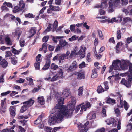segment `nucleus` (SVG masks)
I'll return each mask as SVG.
<instances>
[{
    "label": "nucleus",
    "instance_id": "nucleus-1",
    "mask_svg": "<svg viewBox=\"0 0 132 132\" xmlns=\"http://www.w3.org/2000/svg\"><path fill=\"white\" fill-rule=\"evenodd\" d=\"M76 103L75 98L73 97H72L71 102L69 105L70 109H68L65 106L60 105L59 108H60V110L61 111L57 114H55L53 117L56 118L57 119H62L65 117L67 118L70 117L73 113Z\"/></svg>",
    "mask_w": 132,
    "mask_h": 132
},
{
    "label": "nucleus",
    "instance_id": "nucleus-2",
    "mask_svg": "<svg viewBox=\"0 0 132 132\" xmlns=\"http://www.w3.org/2000/svg\"><path fill=\"white\" fill-rule=\"evenodd\" d=\"M119 63L118 64V65H120V67L123 70H127L129 66V71L130 75L129 76L127 79L123 78L121 81V83L127 87L130 88L131 87L132 79V64H130L129 61H125V60L122 61V62L120 61Z\"/></svg>",
    "mask_w": 132,
    "mask_h": 132
},
{
    "label": "nucleus",
    "instance_id": "nucleus-3",
    "mask_svg": "<svg viewBox=\"0 0 132 132\" xmlns=\"http://www.w3.org/2000/svg\"><path fill=\"white\" fill-rule=\"evenodd\" d=\"M64 99L62 97L60 98L58 100V104L56 105L54 108V110L56 112L53 114V116L49 118L48 121V123L50 125H53L56 124L58 123V121H61L62 119H59L53 117V116L55 114H57L60 112L61 111L60 110V108H59V106L60 105H62L64 104Z\"/></svg>",
    "mask_w": 132,
    "mask_h": 132
},
{
    "label": "nucleus",
    "instance_id": "nucleus-4",
    "mask_svg": "<svg viewBox=\"0 0 132 132\" xmlns=\"http://www.w3.org/2000/svg\"><path fill=\"white\" fill-rule=\"evenodd\" d=\"M58 22L57 20H55L53 24L50 23L46 29L44 31V32L46 33L50 31L52 29V31L54 32L56 30L58 26Z\"/></svg>",
    "mask_w": 132,
    "mask_h": 132
},
{
    "label": "nucleus",
    "instance_id": "nucleus-5",
    "mask_svg": "<svg viewBox=\"0 0 132 132\" xmlns=\"http://www.w3.org/2000/svg\"><path fill=\"white\" fill-rule=\"evenodd\" d=\"M120 60H117L114 61L112 63V66L110 67V70H109V72H111L113 69L115 70H117L119 69V66L118 65V64H119Z\"/></svg>",
    "mask_w": 132,
    "mask_h": 132
},
{
    "label": "nucleus",
    "instance_id": "nucleus-6",
    "mask_svg": "<svg viewBox=\"0 0 132 132\" xmlns=\"http://www.w3.org/2000/svg\"><path fill=\"white\" fill-rule=\"evenodd\" d=\"M70 53V52L69 51H67L65 54H62L61 55L59 54V63H61L62 60L68 59V56Z\"/></svg>",
    "mask_w": 132,
    "mask_h": 132
},
{
    "label": "nucleus",
    "instance_id": "nucleus-7",
    "mask_svg": "<svg viewBox=\"0 0 132 132\" xmlns=\"http://www.w3.org/2000/svg\"><path fill=\"white\" fill-rule=\"evenodd\" d=\"M77 64L76 61H74L67 69V71L70 72L73 71L77 68Z\"/></svg>",
    "mask_w": 132,
    "mask_h": 132
},
{
    "label": "nucleus",
    "instance_id": "nucleus-8",
    "mask_svg": "<svg viewBox=\"0 0 132 132\" xmlns=\"http://www.w3.org/2000/svg\"><path fill=\"white\" fill-rule=\"evenodd\" d=\"M109 2H111L114 7H118L119 8L120 6V0H110Z\"/></svg>",
    "mask_w": 132,
    "mask_h": 132
},
{
    "label": "nucleus",
    "instance_id": "nucleus-9",
    "mask_svg": "<svg viewBox=\"0 0 132 132\" xmlns=\"http://www.w3.org/2000/svg\"><path fill=\"white\" fill-rule=\"evenodd\" d=\"M51 62L50 59H47L46 60L45 64L42 68V69L43 70H46L48 69L50 67Z\"/></svg>",
    "mask_w": 132,
    "mask_h": 132
},
{
    "label": "nucleus",
    "instance_id": "nucleus-10",
    "mask_svg": "<svg viewBox=\"0 0 132 132\" xmlns=\"http://www.w3.org/2000/svg\"><path fill=\"white\" fill-rule=\"evenodd\" d=\"M10 114L13 118H14L16 115V108L14 106H11L10 108Z\"/></svg>",
    "mask_w": 132,
    "mask_h": 132
},
{
    "label": "nucleus",
    "instance_id": "nucleus-11",
    "mask_svg": "<svg viewBox=\"0 0 132 132\" xmlns=\"http://www.w3.org/2000/svg\"><path fill=\"white\" fill-rule=\"evenodd\" d=\"M34 102V100L32 99H30L28 101L24 102L23 103V104H26L29 107L31 106Z\"/></svg>",
    "mask_w": 132,
    "mask_h": 132
},
{
    "label": "nucleus",
    "instance_id": "nucleus-12",
    "mask_svg": "<svg viewBox=\"0 0 132 132\" xmlns=\"http://www.w3.org/2000/svg\"><path fill=\"white\" fill-rule=\"evenodd\" d=\"M25 4L23 0H20L19 2V7L21 11L23 10L25 7Z\"/></svg>",
    "mask_w": 132,
    "mask_h": 132
},
{
    "label": "nucleus",
    "instance_id": "nucleus-13",
    "mask_svg": "<svg viewBox=\"0 0 132 132\" xmlns=\"http://www.w3.org/2000/svg\"><path fill=\"white\" fill-rule=\"evenodd\" d=\"M105 102L106 103L110 104L112 105H114L116 103L115 99H112L110 97L107 98Z\"/></svg>",
    "mask_w": 132,
    "mask_h": 132
},
{
    "label": "nucleus",
    "instance_id": "nucleus-14",
    "mask_svg": "<svg viewBox=\"0 0 132 132\" xmlns=\"http://www.w3.org/2000/svg\"><path fill=\"white\" fill-rule=\"evenodd\" d=\"M59 45L62 48L68 45V43L66 42L65 40H64L63 39H60V40H59Z\"/></svg>",
    "mask_w": 132,
    "mask_h": 132
},
{
    "label": "nucleus",
    "instance_id": "nucleus-15",
    "mask_svg": "<svg viewBox=\"0 0 132 132\" xmlns=\"http://www.w3.org/2000/svg\"><path fill=\"white\" fill-rule=\"evenodd\" d=\"M107 124L110 125L111 124H114L116 122V121L115 119L113 118H110L105 121Z\"/></svg>",
    "mask_w": 132,
    "mask_h": 132
},
{
    "label": "nucleus",
    "instance_id": "nucleus-16",
    "mask_svg": "<svg viewBox=\"0 0 132 132\" xmlns=\"http://www.w3.org/2000/svg\"><path fill=\"white\" fill-rule=\"evenodd\" d=\"M70 93V92L69 89H65L63 91L62 94L63 97L65 98L69 96Z\"/></svg>",
    "mask_w": 132,
    "mask_h": 132
},
{
    "label": "nucleus",
    "instance_id": "nucleus-17",
    "mask_svg": "<svg viewBox=\"0 0 132 132\" xmlns=\"http://www.w3.org/2000/svg\"><path fill=\"white\" fill-rule=\"evenodd\" d=\"M4 40L7 45H11L12 44V42L9 36L5 37L4 38Z\"/></svg>",
    "mask_w": 132,
    "mask_h": 132
},
{
    "label": "nucleus",
    "instance_id": "nucleus-18",
    "mask_svg": "<svg viewBox=\"0 0 132 132\" xmlns=\"http://www.w3.org/2000/svg\"><path fill=\"white\" fill-rule=\"evenodd\" d=\"M122 20V18L121 16H119L117 17L116 18H113L111 20L110 22L113 23L114 22H120Z\"/></svg>",
    "mask_w": 132,
    "mask_h": 132
},
{
    "label": "nucleus",
    "instance_id": "nucleus-19",
    "mask_svg": "<svg viewBox=\"0 0 132 132\" xmlns=\"http://www.w3.org/2000/svg\"><path fill=\"white\" fill-rule=\"evenodd\" d=\"M92 73L91 77L93 78H95L97 77L98 75L97 72V70L96 68H94L92 70Z\"/></svg>",
    "mask_w": 132,
    "mask_h": 132
},
{
    "label": "nucleus",
    "instance_id": "nucleus-20",
    "mask_svg": "<svg viewBox=\"0 0 132 132\" xmlns=\"http://www.w3.org/2000/svg\"><path fill=\"white\" fill-rule=\"evenodd\" d=\"M85 74L82 72L78 73L77 78L78 79H84L85 78Z\"/></svg>",
    "mask_w": 132,
    "mask_h": 132
},
{
    "label": "nucleus",
    "instance_id": "nucleus-21",
    "mask_svg": "<svg viewBox=\"0 0 132 132\" xmlns=\"http://www.w3.org/2000/svg\"><path fill=\"white\" fill-rule=\"evenodd\" d=\"M0 64L3 68H5L7 66L8 63L6 60L3 59L1 61Z\"/></svg>",
    "mask_w": 132,
    "mask_h": 132
},
{
    "label": "nucleus",
    "instance_id": "nucleus-22",
    "mask_svg": "<svg viewBox=\"0 0 132 132\" xmlns=\"http://www.w3.org/2000/svg\"><path fill=\"white\" fill-rule=\"evenodd\" d=\"M96 117L95 114H92L91 113H89L87 116V118L88 119L91 120L92 119H94Z\"/></svg>",
    "mask_w": 132,
    "mask_h": 132
},
{
    "label": "nucleus",
    "instance_id": "nucleus-23",
    "mask_svg": "<svg viewBox=\"0 0 132 132\" xmlns=\"http://www.w3.org/2000/svg\"><path fill=\"white\" fill-rule=\"evenodd\" d=\"M97 91L98 93L103 92H105L104 89L102 87L101 85L98 86L97 88Z\"/></svg>",
    "mask_w": 132,
    "mask_h": 132
},
{
    "label": "nucleus",
    "instance_id": "nucleus-24",
    "mask_svg": "<svg viewBox=\"0 0 132 132\" xmlns=\"http://www.w3.org/2000/svg\"><path fill=\"white\" fill-rule=\"evenodd\" d=\"M24 104V105L21 107L20 110V112L21 113H23L28 108L26 104Z\"/></svg>",
    "mask_w": 132,
    "mask_h": 132
},
{
    "label": "nucleus",
    "instance_id": "nucleus-25",
    "mask_svg": "<svg viewBox=\"0 0 132 132\" xmlns=\"http://www.w3.org/2000/svg\"><path fill=\"white\" fill-rule=\"evenodd\" d=\"M63 72L62 69H60L59 72L56 75L58 78H61L62 77L63 74Z\"/></svg>",
    "mask_w": 132,
    "mask_h": 132
},
{
    "label": "nucleus",
    "instance_id": "nucleus-26",
    "mask_svg": "<svg viewBox=\"0 0 132 132\" xmlns=\"http://www.w3.org/2000/svg\"><path fill=\"white\" fill-rule=\"evenodd\" d=\"M109 7H108V12H112L114 11L113 9V6L111 3V2H109Z\"/></svg>",
    "mask_w": 132,
    "mask_h": 132
},
{
    "label": "nucleus",
    "instance_id": "nucleus-27",
    "mask_svg": "<svg viewBox=\"0 0 132 132\" xmlns=\"http://www.w3.org/2000/svg\"><path fill=\"white\" fill-rule=\"evenodd\" d=\"M108 7V4L106 0L102 2L100 5V7L102 8H106Z\"/></svg>",
    "mask_w": 132,
    "mask_h": 132
},
{
    "label": "nucleus",
    "instance_id": "nucleus-28",
    "mask_svg": "<svg viewBox=\"0 0 132 132\" xmlns=\"http://www.w3.org/2000/svg\"><path fill=\"white\" fill-rule=\"evenodd\" d=\"M38 102L41 105L44 104V99L43 97H39L38 98Z\"/></svg>",
    "mask_w": 132,
    "mask_h": 132
},
{
    "label": "nucleus",
    "instance_id": "nucleus-29",
    "mask_svg": "<svg viewBox=\"0 0 132 132\" xmlns=\"http://www.w3.org/2000/svg\"><path fill=\"white\" fill-rule=\"evenodd\" d=\"M36 30L34 28L31 29L30 31V33L32 34L30 36H29V38H31L32 37L36 34Z\"/></svg>",
    "mask_w": 132,
    "mask_h": 132
},
{
    "label": "nucleus",
    "instance_id": "nucleus-30",
    "mask_svg": "<svg viewBox=\"0 0 132 132\" xmlns=\"http://www.w3.org/2000/svg\"><path fill=\"white\" fill-rule=\"evenodd\" d=\"M50 68L53 70H55L59 68L58 66L54 63H52L50 66Z\"/></svg>",
    "mask_w": 132,
    "mask_h": 132
},
{
    "label": "nucleus",
    "instance_id": "nucleus-31",
    "mask_svg": "<svg viewBox=\"0 0 132 132\" xmlns=\"http://www.w3.org/2000/svg\"><path fill=\"white\" fill-rule=\"evenodd\" d=\"M121 31L120 30H119L117 31L116 33L117 39L119 40L121 38Z\"/></svg>",
    "mask_w": 132,
    "mask_h": 132
},
{
    "label": "nucleus",
    "instance_id": "nucleus-32",
    "mask_svg": "<svg viewBox=\"0 0 132 132\" xmlns=\"http://www.w3.org/2000/svg\"><path fill=\"white\" fill-rule=\"evenodd\" d=\"M103 84L104 85V90L105 91H107L109 88V87L108 85V82L107 81L104 82Z\"/></svg>",
    "mask_w": 132,
    "mask_h": 132
},
{
    "label": "nucleus",
    "instance_id": "nucleus-33",
    "mask_svg": "<svg viewBox=\"0 0 132 132\" xmlns=\"http://www.w3.org/2000/svg\"><path fill=\"white\" fill-rule=\"evenodd\" d=\"M40 63L39 62L35 63L34 64L35 68L36 70H40Z\"/></svg>",
    "mask_w": 132,
    "mask_h": 132
},
{
    "label": "nucleus",
    "instance_id": "nucleus-34",
    "mask_svg": "<svg viewBox=\"0 0 132 132\" xmlns=\"http://www.w3.org/2000/svg\"><path fill=\"white\" fill-rule=\"evenodd\" d=\"M83 90V86L80 87L79 89L78 90L79 96H80L82 94Z\"/></svg>",
    "mask_w": 132,
    "mask_h": 132
},
{
    "label": "nucleus",
    "instance_id": "nucleus-35",
    "mask_svg": "<svg viewBox=\"0 0 132 132\" xmlns=\"http://www.w3.org/2000/svg\"><path fill=\"white\" fill-rule=\"evenodd\" d=\"M20 9L19 7L17 6H15L13 10V12L14 13H16L19 12L20 11Z\"/></svg>",
    "mask_w": 132,
    "mask_h": 132
},
{
    "label": "nucleus",
    "instance_id": "nucleus-36",
    "mask_svg": "<svg viewBox=\"0 0 132 132\" xmlns=\"http://www.w3.org/2000/svg\"><path fill=\"white\" fill-rule=\"evenodd\" d=\"M123 102L124 103V108L125 110L127 111L128 110V108H129V105L128 104L127 102L126 101H124Z\"/></svg>",
    "mask_w": 132,
    "mask_h": 132
},
{
    "label": "nucleus",
    "instance_id": "nucleus-37",
    "mask_svg": "<svg viewBox=\"0 0 132 132\" xmlns=\"http://www.w3.org/2000/svg\"><path fill=\"white\" fill-rule=\"evenodd\" d=\"M63 37H60V36H56V37L53 36L52 38L53 41L55 43H57V39H61V38H63Z\"/></svg>",
    "mask_w": 132,
    "mask_h": 132
},
{
    "label": "nucleus",
    "instance_id": "nucleus-38",
    "mask_svg": "<svg viewBox=\"0 0 132 132\" xmlns=\"http://www.w3.org/2000/svg\"><path fill=\"white\" fill-rule=\"evenodd\" d=\"M3 4L5 6H7L9 7H11L12 8L13 7V5L12 4L10 3L7 2H5L3 3Z\"/></svg>",
    "mask_w": 132,
    "mask_h": 132
},
{
    "label": "nucleus",
    "instance_id": "nucleus-39",
    "mask_svg": "<svg viewBox=\"0 0 132 132\" xmlns=\"http://www.w3.org/2000/svg\"><path fill=\"white\" fill-rule=\"evenodd\" d=\"M26 79L27 81H29L28 84L29 85H31L33 84V80L31 78L27 77Z\"/></svg>",
    "mask_w": 132,
    "mask_h": 132
},
{
    "label": "nucleus",
    "instance_id": "nucleus-40",
    "mask_svg": "<svg viewBox=\"0 0 132 132\" xmlns=\"http://www.w3.org/2000/svg\"><path fill=\"white\" fill-rule=\"evenodd\" d=\"M25 16L26 18H34L35 17V16L34 15L30 13H28L25 14Z\"/></svg>",
    "mask_w": 132,
    "mask_h": 132
},
{
    "label": "nucleus",
    "instance_id": "nucleus-41",
    "mask_svg": "<svg viewBox=\"0 0 132 132\" xmlns=\"http://www.w3.org/2000/svg\"><path fill=\"white\" fill-rule=\"evenodd\" d=\"M11 61L13 65H15L17 63V61L14 57L11 58Z\"/></svg>",
    "mask_w": 132,
    "mask_h": 132
},
{
    "label": "nucleus",
    "instance_id": "nucleus-42",
    "mask_svg": "<svg viewBox=\"0 0 132 132\" xmlns=\"http://www.w3.org/2000/svg\"><path fill=\"white\" fill-rule=\"evenodd\" d=\"M12 53L10 51H7L6 52L5 57L7 58V57H10L12 56Z\"/></svg>",
    "mask_w": 132,
    "mask_h": 132
},
{
    "label": "nucleus",
    "instance_id": "nucleus-43",
    "mask_svg": "<svg viewBox=\"0 0 132 132\" xmlns=\"http://www.w3.org/2000/svg\"><path fill=\"white\" fill-rule=\"evenodd\" d=\"M123 21L124 23H125L128 21H131V20L130 17H127L123 18Z\"/></svg>",
    "mask_w": 132,
    "mask_h": 132
},
{
    "label": "nucleus",
    "instance_id": "nucleus-44",
    "mask_svg": "<svg viewBox=\"0 0 132 132\" xmlns=\"http://www.w3.org/2000/svg\"><path fill=\"white\" fill-rule=\"evenodd\" d=\"M114 109L115 113L116 114L117 116H119L120 115V111L118 108H114Z\"/></svg>",
    "mask_w": 132,
    "mask_h": 132
},
{
    "label": "nucleus",
    "instance_id": "nucleus-45",
    "mask_svg": "<svg viewBox=\"0 0 132 132\" xmlns=\"http://www.w3.org/2000/svg\"><path fill=\"white\" fill-rule=\"evenodd\" d=\"M6 108L4 106H1L0 111L1 113H4L6 111Z\"/></svg>",
    "mask_w": 132,
    "mask_h": 132
},
{
    "label": "nucleus",
    "instance_id": "nucleus-46",
    "mask_svg": "<svg viewBox=\"0 0 132 132\" xmlns=\"http://www.w3.org/2000/svg\"><path fill=\"white\" fill-rule=\"evenodd\" d=\"M49 37L48 36H46L42 38V41L45 43L47 42L49 39Z\"/></svg>",
    "mask_w": 132,
    "mask_h": 132
},
{
    "label": "nucleus",
    "instance_id": "nucleus-47",
    "mask_svg": "<svg viewBox=\"0 0 132 132\" xmlns=\"http://www.w3.org/2000/svg\"><path fill=\"white\" fill-rule=\"evenodd\" d=\"M127 129H126L128 130H132V123L130 122L127 125Z\"/></svg>",
    "mask_w": 132,
    "mask_h": 132
},
{
    "label": "nucleus",
    "instance_id": "nucleus-48",
    "mask_svg": "<svg viewBox=\"0 0 132 132\" xmlns=\"http://www.w3.org/2000/svg\"><path fill=\"white\" fill-rule=\"evenodd\" d=\"M127 8L129 11V14L132 15V5H129Z\"/></svg>",
    "mask_w": 132,
    "mask_h": 132
},
{
    "label": "nucleus",
    "instance_id": "nucleus-49",
    "mask_svg": "<svg viewBox=\"0 0 132 132\" xmlns=\"http://www.w3.org/2000/svg\"><path fill=\"white\" fill-rule=\"evenodd\" d=\"M20 45L21 47H23L25 45V41L23 39H22L20 40Z\"/></svg>",
    "mask_w": 132,
    "mask_h": 132
},
{
    "label": "nucleus",
    "instance_id": "nucleus-50",
    "mask_svg": "<svg viewBox=\"0 0 132 132\" xmlns=\"http://www.w3.org/2000/svg\"><path fill=\"white\" fill-rule=\"evenodd\" d=\"M76 35H73L71 38H69L68 39L69 41H72L76 40L78 38V37H76Z\"/></svg>",
    "mask_w": 132,
    "mask_h": 132
},
{
    "label": "nucleus",
    "instance_id": "nucleus-51",
    "mask_svg": "<svg viewBox=\"0 0 132 132\" xmlns=\"http://www.w3.org/2000/svg\"><path fill=\"white\" fill-rule=\"evenodd\" d=\"M13 46L12 47V52L15 55H18L19 54V53H18V50H16L15 48L13 47Z\"/></svg>",
    "mask_w": 132,
    "mask_h": 132
},
{
    "label": "nucleus",
    "instance_id": "nucleus-52",
    "mask_svg": "<svg viewBox=\"0 0 132 132\" xmlns=\"http://www.w3.org/2000/svg\"><path fill=\"white\" fill-rule=\"evenodd\" d=\"M75 55V51H71L69 56H68L69 58L71 59Z\"/></svg>",
    "mask_w": 132,
    "mask_h": 132
},
{
    "label": "nucleus",
    "instance_id": "nucleus-53",
    "mask_svg": "<svg viewBox=\"0 0 132 132\" xmlns=\"http://www.w3.org/2000/svg\"><path fill=\"white\" fill-rule=\"evenodd\" d=\"M121 4L122 5H126L128 3V0H121Z\"/></svg>",
    "mask_w": 132,
    "mask_h": 132
},
{
    "label": "nucleus",
    "instance_id": "nucleus-54",
    "mask_svg": "<svg viewBox=\"0 0 132 132\" xmlns=\"http://www.w3.org/2000/svg\"><path fill=\"white\" fill-rule=\"evenodd\" d=\"M41 121V119L38 118L34 121V123L35 124L37 125L40 123Z\"/></svg>",
    "mask_w": 132,
    "mask_h": 132
},
{
    "label": "nucleus",
    "instance_id": "nucleus-55",
    "mask_svg": "<svg viewBox=\"0 0 132 132\" xmlns=\"http://www.w3.org/2000/svg\"><path fill=\"white\" fill-rule=\"evenodd\" d=\"M21 33V32L19 31V30H16L15 32V35H17V38L18 40L19 39V37L20 36Z\"/></svg>",
    "mask_w": 132,
    "mask_h": 132
},
{
    "label": "nucleus",
    "instance_id": "nucleus-56",
    "mask_svg": "<svg viewBox=\"0 0 132 132\" xmlns=\"http://www.w3.org/2000/svg\"><path fill=\"white\" fill-rule=\"evenodd\" d=\"M75 25H71L70 26V29L71 31L72 32H74L75 33Z\"/></svg>",
    "mask_w": 132,
    "mask_h": 132
},
{
    "label": "nucleus",
    "instance_id": "nucleus-57",
    "mask_svg": "<svg viewBox=\"0 0 132 132\" xmlns=\"http://www.w3.org/2000/svg\"><path fill=\"white\" fill-rule=\"evenodd\" d=\"M18 128L19 129V132H25L26 130L21 126H19Z\"/></svg>",
    "mask_w": 132,
    "mask_h": 132
},
{
    "label": "nucleus",
    "instance_id": "nucleus-58",
    "mask_svg": "<svg viewBox=\"0 0 132 132\" xmlns=\"http://www.w3.org/2000/svg\"><path fill=\"white\" fill-rule=\"evenodd\" d=\"M86 67L85 63L83 61L79 65V68H82Z\"/></svg>",
    "mask_w": 132,
    "mask_h": 132
},
{
    "label": "nucleus",
    "instance_id": "nucleus-59",
    "mask_svg": "<svg viewBox=\"0 0 132 132\" xmlns=\"http://www.w3.org/2000/svg\"><path fill=\"white\" fill-rule=\"evenodd\" d=\"M122 11L125 14H126V15H127L128 14H129V11L128 9H125V8H123L122 9Z\"/></svg>",
    "mask_w": 132,
    "mask_h": 132
},
{
    "label": "nucleus",
    "instance_id": "nucleus-60",
    "mask_svg": "<svg viewBox=\"0 0 132 132\" xmlns=\"http://www.w3.org/2000/svg\"><path fill=\"white\" fill-rule=\"evenodd\" d=\"M4 6V5L2 6L1 7V9L2 10V11H7L9 10V9Z\"/></svg>",
    "mask_w": 132,
    "mask_h": 132
},
{
    "label": "nucleus",
    "instance_id": "nucleus-61",
    "mask_svg": "<svg viewBox=\"0 0 132 132\" xmlns=\"http://www.w3.org/2000/svg\"><path fill=\"white\" fill-rule=\"evenodd\" d=\"M6 98H4L3 100H1V106H4V104L6 103Z\"/></svg>",
    "mask_w": 132,
    "mask_h": 132
},
{
    "label": "nucleus",
    "instance_id": "nucleus-62",
    "mask_svg": "<svg viewBox=\"0 0 132 132\" xmlns=\"http://www.w3.org/2000/svg\"><path fill=\"white\" fill-rule=\"evenodd\" d=\"M45 129L46 132H51V130H52V129L51 127H45Z\"/></svg>",
    "mask_w": 132,
    "mask_h": 132
},
{
    "label": "nucleus",
    "instance_id": "nucleus-63",
    "mask_svg": "<svg viewBox=\"0 0 132 132\" xmlns=\"http://www.w3.org/2000/svg\"><path fill=\"white\" fill-rule=\"evenodd\" d=\"M15 127V125H13V126L11 127L10 129H8L7 132H15L13 129Z\"/></svg>",
    "mask_w": 132,
    "mask_h": 132
},
{
    "label": "nucleus",
    "instance_id": "nucleus-64",
    "mask_svg": "<svg viewBox=\"0 0 132 132\" xmlns=\"http://www.w3.org/2000/svg\"><path fill=\"white\" fill-rule=\"evenodd\" d=\"M127 43L128 44L132 42V36L130 37H128L126 40Z\"/></svg>",
    "mask_w": 132,
    "mask_h": 132
}]
</instances>
